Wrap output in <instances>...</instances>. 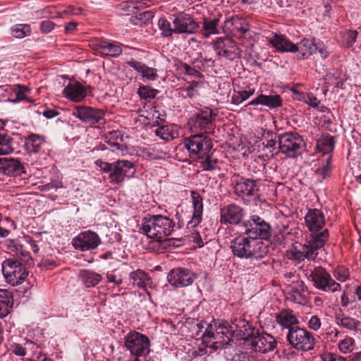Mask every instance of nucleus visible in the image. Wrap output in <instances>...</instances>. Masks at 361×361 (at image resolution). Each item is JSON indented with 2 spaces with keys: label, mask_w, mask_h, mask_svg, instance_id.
<instances>
[{
  "label": "nucleus",
  "mask_w": 361,
  "mask_h": 361,
  "mask_svg": "<svg viewBox=\"0 0 361 361\" xmlns=\"http://www.w3.org/2000/svg\"><path fill=\"white\" fill-rule=\"evenodd\" d=\"M174 226V222L166 216L149 214L142 219L140 229L149 238L161 241L172 233Z\"/></svg>",
  "instance_id": "obj_3"
},
{
  "label": "nucleus",
  "mask_w": 361,
  "mask_h": 361,
  "mask_svg": "<svg viewBox=\"0 0 361 361\" xmlns=\"http://www.w3.org/2000/svg\"><path fill=\"white\" fill-rule=\"evenodd\" d=\"M276 319L277 323L283 328L288 329H293L298 324V319L293 311L289 309L283 310L276 314Z\"/></svg>",
  "instance_id": "obj_32"
},
{
  "label": "nucleus",
  "mask_w": 361,
  "mask_h": 361,
  "mask_svg": "<svg viewBox=\"0 0 361 361\" xmlns=\"http://www.w3.org/2000/svg\"><path fill=\"white\" fill-rule=\"evenodd\" d=\"M120 6L127 15H130V13H135V10H141L148 7L149 4L148 2L143 1H128L123 2Z\"/></svg>",
  "instance_id": "obj_47"
},
{
  "label": "nucleus",
  "mask_w": 361,
  "mask_h": 361,
  "mask_svg": "<svg viewBox=\"0 0 361 361\" xmlns=\"http://www.w3.org/2000/svg\"><path fill=\"white\" fill-rule=\"evenodd\" d=\"M197 276L196 274L188 268L176 267L169 272L167 280L176 288H184L192 285Z\"/></svg>",
  "instance_id": "obj_18"
},
{
  "label": "nucleus",
  "mask_w": 361,
  "mask_h": 361,
  "mask_svg": "<svg viewBox=\"0 0 361 361\" xmlns=\"http://www.w3.org/2000/svg\"><path fill=\"white\" fill-rule=\"evenodd\" d=\"M24 173V166L18 159L0 157V173L18 176Z\"/></svg>",
  "instance_id": "obj_25"
},
{
  "label": "nucleus",
  "mask_w": 361,
  "mask_h": 361,
  "mask_svg": "<svg viewBox=\"0 0 361 361\" xmlns=\"http://www.w3.org/2000/svg\"><path fill=\"white\" fill-rule=\"evenodd\" d=\"M2 273L7 282L13 286L22 283L28 276V271L25 266L13 258L3 262Z\"/></svg>",
  "instance_id": "obj_10"
},
{
  "label": "nucleus",
  "mask_w": 361,
  "mask_h": 361,
  "mask_svg": "<svg viewBox=\"0 0 361 361\" xmlns=\"http://www.w3.org/2000/svg\"><path fill=\"white\" fill-rule=\"evenodd\" d=\"M249 105H263L270 109L277 108L281 106L282 100L281 97L277 94L266 95L261 94L255 99L249 102Z\"/></svg>",
  "instance_id": "obj_31"
},
{
  "label": "nucleus",
  "mask_w": 361,
  "mask_h": 361,
  "mask_svg": "<svg viewBox=\"0 0 361 361\" xmlns=\"http://www.w3.org/2000/svg\"><path fill=\"white\" fill-rule=\"evenodd\" d=\"M324 160L325 161V164H324L322 167L318 168L315 171L317 179L319 182H322L328 177L331 171L330 164L331 161V156L328 155L327 158Z\"/></svg>",
  "instance_id": "obj_51"
},
{
  "label": "nucleus",
  "mask_w": 361,
  "mask_h": 361,
  "mask_svg": "<svg viewBox=\"0 0 361 361\" xmlns=\"http://www.w3.org/2000/svg\"><path fill=\"white\" fill-rule=\"evenodd\" d=\"M129 277L135 287L143 290L146 289L147 283L150 279L149 275L141 269L131 272Z\"/></svg>",
  "instance_id": "obj_39"
},
{
  "label": "nucleus",
  "mask_w": 361,
  "mask_h": 361,
  "mask_svg": "<svg viewBox=\"0 0 361 361\" xmlns=\"http://www.w3.org/2000/svg\"><path fill=\"white\" fill-rule=\"evenodd\" d=\"M11 35L16 38H23L31 34V27L28 24H17L13 25L11 29Z\"/></svg>",
  "instance_id": "obj_50"
},
{
  "label": "nucleus",
  "mask_w": 361,
  "mask_h": 361,
  "mask_svg": "<svg viewBox=\"0 0 361 361\" xmlns=\"http://www.w3.org/2000/svg\"><path fill=\"white\" fill-rule=\"evenodd\" d=\"M255 334L254 328L245 319H235L231 325L225 321L214 320L212 324H207L202 337L204 341L213 339L212 347L216 350L228 345L233 337L243 341L244 345L245 340Z\"/></svg>",
  "instance_id": "obj_1"
},
{
  "label": "nucleus",
  "mask_w": 361,
  "mask_h": 361,
  "mask_svg": "<svg viewBox=\"0 0 361 361\" xmlns=\"http://www.w3.org/2000/svg\"><path fill=\"white\" fill-rule=\"evenodd\" d=\"M157 26L161 37L167 39L173 38L175 30L171 20H169L165 18H161L158 20Z\"/></svg>",
  "instance_id": "obj_42"
},
{
  "label": "nucleus",
  "mask_w": 361,
  "mask_h": 361,
  "mask_svg": "<svg viewBox=\"0 0 361 361\" xmlns=\"http://www.w3.org/2000/svg\"><path fill=\"white\" fill-rule=\"evenodd\" d=\"M214 50L219 56L233 59L240 54L235 42L230 38H218L214 44Z\"/></svg>",
  "instance_id": "obj_22"
},
{
  "label": "nucleus",
  "mask_w": 361,
  "mask_h": 361,
  "mask_svg": "<svg viewBox=\"0 0 361 361\" xmlns=\"http://www.w3.org/2000/svg\"><path fill=\"white\" fill-rule=\"evenodd\" d=\"M286 339L288 344L298 351H310L314 349L315 345L313 334L305 328L297 326L290 329L286 335Z\"/></svg>",
  "instance_id": "obj_8"
},
{
  "label": "nucleus",
  "mask_w": 361,
  "mask_h": 361,
  "mask_svg": "<svg viewBox=\"0 0 361 361\" xmlns=\"http://www.w3.org/2000/svg\"><path fill=\"white\" fill-rule=\"evenodd\" d=\"M261 139L256 140L253 151H257L267 158L273 157L279 152V136L271 130H262Z\"/></svg>",
  "instance_id": "obj_15"
},
{
  "label": "nucleus",
  "mask_w": 361,
  "mask_h": 361,
  "mask_svg": "<svg viewBox=\"0 0 361 361\" xmlns=\"http://www.w3.org/2000/svg\"><path fill=\"white\" fill-rule=\"evenodd\" d=\"M233 190L235 195L245 204L256 203L259 197V186L253 179L240 178L235 183Z\"/></svg>",
  "instance_id": "obj_9"
},
{
  "label": "nucleus",
  "mask_w": 361,
  "mask_h": 361,
  "mask_svg": "<svg viewBox=\"0 0 361 361\" xmlns=\"http://www.w3.org/2000/svg\"><path fill=\"white\" fill-rule=\"evenodd\" d=\"M118 140L123 141V135L119 130L109 131L105 135V142L114 148L113 150L123 151L125 147L121 145Z\"/></svg>",
  "instance_id": "obj_40"
},
{
  "label": "nucleus",
  "mask_w": 361,
  "mask_h": 361,
  "mask_svg": "<svg viewBox=\"0 0 361 361\" xmlns=\"http://www.w3.org/2000/svg\"><path fill=\"white\" fill-rule=\"evenodd\" d=\"M323 361H346V360L334 353H324L321 356Z\"/></svg>",
  "instance_id": "obj_63"
},
{
  "label": "nucleus",
  "mask_w": 361,
  "mask_h": 361,
  "mask_svg": "<svg viewBox=\"0 0 361 361\" xmlns=\"http://www.w3.org/2000/svg\"><path fill=\"white\" fill-rule=\"evenodd\" d=\"M44 144V140L38 135H30L25 142L26 149L29 152L38 153L42 146Z\"/></svg>",
  "instance_id": "obj_43"
},
{
  "label": "nucleus",
  "mask_w": 361,
  "mask_h": 361,
  "mask_svg": "<svg viewBox=\"0 0 361 361\" xmlns=\"http://www.w3.org/2000/svg\"><path fill=\"white\" fill-rule=\"evenodd\" d=\"M226 26L231 34L238 39L243 38L249 30L247 22L238 16L233 17L228 20Z\"/></svg>",
  "instance_id": "obj_28"
},
{
  "label": "nucleus",
  "mask_w": 361,
  "mask_h": 361,
  "mask_svg": "<svg viewBox=\"0 0 361 361\" xmlns=\"http://www.w3.org/2000/svg\"><path fill=\"white\" fill-rule=\"evenodd\" d=\"M304 101L313 108L317 107L320 104V101L311 92L307 94Z\"/></svg>",
  "instance_id": "obj_59"
},
{
  "label": "nucleus",
  "mask_w": 361,
  "mask_h": 361,
  "mask_svg": "<svg viewBox=\"0 0 361 361\" xmlns=\"http://www.w3.org/2000/svg\"><path fill=\"white\" fill-rule=\"evenodd\" d=\"M355 295H356V298H355V305H354V308L358 310L360 313H361V285L355 288Z\"/></svg>",
  "instance_id": "obj_64"
},
{
  "label": "nucleus",
  "mask_w": 361,
  "mask_h": 361,
  "mask_svg": "<svg viewBox=\"0 0 361 361\" xmlns=\"http://www.w3.org/2000/svg\"><path fill=\"white\" fill-rule=\"evenodd\" d=\"M245 233L256 240H267L271 236V227L263 219L252 215L245 224Z\"/></svg>",
  "instance_id": "obj_16"
},
{
  "label": "nucleus",
  "mask_w": 361,
  "mask_h": 361,
  "mask_svg": "<svg viewBox=\"0 0 361 361\" xmlns=\"http://www.w3.org/2000/svg\"><path fill=\"white\" fill-rule=\"evenodd\" d=\"M101 243L99 235L90 231L80 233L74 238L72 244L75 249L89 250L96 248Z\"/></svg>",
  "instance_id": "obj_21"
},
{
  "label": "nucleus",
  "mask_w": 361,
  "mask_h": 361,
  "mask_svg": "<svg viewBox=\"0 0 361 361\" xmlns=\"http://www.w3.org/2000/svg\"><path fill=\"white\" fill-rule=\"evenodd\" d=\"M54 27V23L50 20H43L40 23V30L42 33H49L50 32Z\"/></svg>",
  "instance_id": "obj_62"
},
{
  "label": "nucleus",
  "mask_w": 361,
  "mask_h": 361,
  "mask_svg": "<svg viewBox=\"0 0 361 361\" xmlns=\"http://www.w3.org/2000/svg\"><path fill=\"white\" fill-rule=\"evenodd\" d=\"M127 64L140 73L142 76L147 80H155L158 78V74L156 69L148 67L139 61L131 60L128 61Z\"/></svg>",
  "instance_id": "obj_35"
},
{
  "label": "nucleus",
  "mask_w": 361,
  "mask_h": 361,
  "mask_svg": "<svg viewBox=\"0 0 361 361\" xmlns=\"http://www.w3.org/2000/svg\"><path fill=\"white\" fill-rule=\"evenodd\" d=\"M14 133L8 130L0 131V155L8 154L14 150L16 142Z\"/></svg>",
  "instance_id": "obj_34"
},
{
  "label": "nucleus",
  "mask_w": 361,
  "mask_h": 361,
  "mask_svg": "<svg viewBox=\"0 0 361 361\" xmlns=\"http://www.w3.org/2000/svg\"><path fill=\"white\" fill-rule=\"evenodd\" d=\"M157 92L158 91L157 90L150 88L147 86H142L137 90L139 96L144 99H154Z\"/></svg>",
  "instance_id": "obj_55"
},
{
  "label": "nucleus",
  "mask_w": 361,
  "mask_h": 361,
  "mask_svg": "<svg viewBox=\"0 0 361 361\" xmlns=\"http://www.w3.org/2000/svg\"><path fill=\"white\" fill-rule=\"evenodd\" d=\"M191 203L192 207V216L188 222V228H193L197 226L202 219L203 201L201 195L195 191H192Z\"/></svg>",
  "instance_id": "obj_26"
},
{
  "label": "nucleus",
  "mask_w": 361,
  "mask_h": 361,
  "mask_svg": "<svg viewBox=\"0 0 361 361\" xmlns=\"http://www.w3.org/2000/svg\"><path fill=\"white\" fill-rule=\"evenodd\" d=\"M202 86V83L198 81H192L188 85L180 89L181 94L185 97L190 99L196 98L200 92V89Z\"/></svg>",
  "instance_id": "obj_46"
},
{
  "label": "nucleus",
  "mask_w": 361,
  "mask_h": 361,
  "mask_svg": "<svg viewBox=\"0 0 361 361\" xmlns=\"http://www.w3.org/2000/svg\"><path fill=\"white\" fill-rule=\"evenodd\" d=\"M13 303V296L8 290L0 289V318L8 314Z\"/></svg>",
  "instance_id": "obj_36"
},
{
  "label": "nucleus",
  "mask_w": 361,
  "mask_h": 361,
  "mask_svg": "<svg viewBox=\"0 0 361 361\" xmlns=\"http://www.w3.org/2000/svg\"><path fill=\"white\" fill-rule=\"evenodd\" d=\"M145 118L153 123L158 124L159 121L165 119L166 115L162 109L157 106H149L146 110Z\"/></svg>",
  "instance_id": "obj_45"
},
{
  "label": "nucleus",
  "mask_w": 361,
  "mask_h": 361,
  "mask_svg": "<svg viewBox=\"0 0 361 361\" xmlns=\"http://www.w3.org/2000/svg\"><path fill=\"white\" fill-rule=\"evenodd\" d=\"M11 349L12 353L18 356L23 357L27 353L26 348L19 343L12 344Z\"/></svg>",
  "instance_id": "obj_60"
},
{
  "label": "nucleus",
  "mask_w": 361,
  "mask_h": 361,
  "mask_svg": "<svg viewBox=\"0 0 361 361\" xmlns=\"http://www.w3.org/2000/svg\"><path fill=\"white\" fill-rule=\"evenodd\" d=\"M135 172L136 169L133 162L128 160H118L113 162L109 180L111 184L120 185L126 180L133 177Z\"/></svg>",
  "instance_id": "obj_14"
},
{
  "label": "nucleus",
  "mask_w": 361,
  "mask_h": 361,
  "mask_svg": "<svg viewBox=\"0 0 361 361\" xmlns=\"http://www.w3.org/2000/svg\"><path fill=\"white\" fill-rule=\"evenodd\" d=\"M307 324L309 329L317 331L322 326V321L318 316L312 315L307 320Z\"/></svg>",
  "instance_id": "obj_57"
},
{
  "label": "nucleus",
  "mask_w": 361,
  "mask_h": 361,
  "mask_svg": "<svg viewBox=\"0 0 361 361\" xmlns=\"http://www.w3.org/2000/svg\"><path fill=\"white\" fill-rule=\"evenodd\" d=\"M269 42L279 52L295 53L299 51L298 45L291 42L285 35L273 34Z\"/></svg>",
  "instance_id": "obj_27"
},
{
  "label": "nucleus",
  "mask_w": 361,
  "mask_h": 361,
  "mask_svg": "<svg viewBox=\"0 0 361 361\" xmlns=\"http://www.w3.org/2000/svg\"><path fill=\"white\" fill-rule=\"evenodd\" d=\"M279 152L287 158H296L302 154L305 147L303 138L297 133H285L278 137Z\"/></svg>",
  "instance_id": "obj_6"
},
{
  "label": "nucleus",
  "mask_w": 361,
  "mask_h": 361,
  "mask_svg": "<svg viewBox=\"0 0 361 361\" xmlns=\"http://www.w3.org/2000/svg\"><path fill=\"white\" fill-rule=\"evenodd\" d=\"M27 242L30 244V247L33 252L37 253L39 247H43L44 242L41 238V233H38L35 238L28 237Z\"/></svg>",
  "instance_id": "obj_54"
},
{
  "label": "nucleus",
  "mask_w": 361,
  "mask_h": 361,
  "mask_svg": "<svg viewBox=\"0 0 361 361\" xmlns=\"http://www.w3.org/2000/svg\"><path fill=\"white\" fill-rule=\"evenodd\" d=\"M184 147L191 159H204L212 148V140L203 133L190 135L184 140Z\"/></svg>",
  "instance_id": "obj_7"
},
{
  "label": "nucleus",
  "mask_w": 361,
  "mask_h": 361,
  "mask_svg": "<svg viewBox=\"0 0 361 361\" xmlns=\"http://www.w3.org/2000/svg\"><path fill=\"white\" fill-rule=\"evenodd\" d=\"M329 238L328 229L322 231L310 238L308 243L302 246L300 250H294L289 254V258L298 261H302L304 259L307 260H314L321 250Z\"/></svg>",
  "instance_id": "obj_5"
},
{
  "label": "nucleus",
  "mask_w": 361,
  "mask_h": 361,
  "mask_svg": "<svg viewBox=\"0 0 361 361\" xmlns=\"http://www.w3.org/2000/svg\"><path fill=\"white\" fill-rule=\"evenodd\" d=\"M216 116L215 111L209 107H204L199 113L189 119L188 125L194 133L204 131L207 133L212 130Z\"/></svg>",
  "instance_id": "obj_12"
},
{
  "label": "nucleus",
  "mask_w": 361,
  "mask_h": 361,
  "mask_svg": "<svg viewBox=\"0 0 361 361\" xmlns=\"http://www.w3.org/2000/svg\"><path fill=\"white\" fill-rule=\"evenodd\" d=\"M244 215V210L240 206L230 204L221 209V222L224 224H238Z\"/></svg>",
  "instance_id": "obj_23"
},
{
  "label": "nucleus",
  "mask_w": 361,
  "mask_h": 361,
  "mask_svg": "<svg viewBox=\"0 0 361 361\" xmlns=\"http://www.w3.org/2000/svg\"><path fill=\"white\" fill-rule=\"evenodd\" d=\"M357 37V32L356 31L348 30L345 32L343 35L342 43L345 47H350L355 42Z\"/></svg>",
  "instance_id": "obj_56"
},
{
  "label": "nucleus",
  "mask_w": 361,
  "mask_h": 361,
  "mask_svg": "<svg viewBox=\"0 0 361 361\" xmlns=\"http://www.w3.org/2000/svg\"><path fill=\"white\" fill-rule=\"evenodd\" d=\"M125 346L136 357L146 356L149 353V339L137 331H130L124 338Z\"/></svg>",
  "instance_id": "obj_11"
},
{
  "label": "nucleus",
  "mask_w": 361,
  "mask_h": 361,
  "mask_svg": "<svg viewBox=\"0 0 361 361\" xmlns=\"http://www.w3.org/2000/svg\"><path fill=\"white\" fill-rule=\"evenodd\" d=\"M233 255L241 259H260L269 252L268 246L262 240H256L243 233L231 243Z\"/></svg>",
  "instance_id": "obj_2"
},
{
  "label": "nucleus",
  "mask_w": 361,
  "mask_h": 361,
  "mask_svg": "<svg viewBox=\"0 0 361 361\" xmlns=\"http://www.w3.org/2000/svg\"><path fill=\"white\" fill-rule=\"evenodd\" d=\"M317 42L314 39H303L298 46L299 51H301L302 58H307L316 52L315 47Z\"/></svg>",
  "instance_id": "obj_48"
},
{
  "label": "nucleus",
  "mask_w": 361,
  "mask_h": 361,
  "mask_svg": "<svg viewBox=\"0 0 361 361\" xmlns=\"http://www.w3.org/2000/svg\"><path fill=\"white\" fill-rule=\"evenodd\" d=\"M95 164L97 166L100 168V169L102 171L105 173H109V174L111 173L113 167V162L109 163L106 161H103L102 160H97L95 161Z\"/></svg>",
  "instance_id": "obj_61"
},
{
  "label": "nucleus",
  "mask_w": 361,
  "mask_h": 361,
  "mask_svg": "<svg viewBox=\"0 0 361 361\" xmlns=\"http://www.w3.org/2000/svg\"><path fill=\"white\" fill-rule=\"evenodd\" d=\"M276 345L275 338L270 334H255L245 340L244 348L255 353H267L272 351Z\"/></svg>",
  "instance_id": "obj_13"
},
{
  "label": "nucleus",
  "mask_w": 361,
  "mask_h": 361,
  "mask_svg": "<svg viewBox=\"0 0 361 361\" xmlns=\"http://www.w3.org/2000/svg\"><path fill=\"white\" fill-rule=\"evenodd\" d=\"M316 141V149L317 151L322 152L324 159H326L328 155L331 156V153L335 146L334 137L329 135H322Z\"/></svg>",
  "instance_id": "obj_33"
},
{
  "label": "nucleus",
  "mask_w": 361,
  "mask_h": 361,
  "mask_svg": "<svg viewBox=\"0 0 361 361\" xmlns=\"http://www.w3.org/2000/svg\"><path fill=\"white\" fill-rule=\"evenodd\" d=\"M71 111L73 116L90 125L99 123L104 116V112L102 109L80 105L73 106Z\"/></svg>",
  "instance_id": "obj_19"
},
{
  "label": "nucleus",
  "mask_w": 361,
  "mask_h": 361,
  "mask_svg": "<svg viewBox=\"0 0 361 361\" xmlns=\"http://www.w3.org/2000/svg\"><path fill=\"white\" fill-rule=\"evenodd\" d=\"M219 22V20L216 17L204 18L202 22V35H204V37L207 38L211 35H215L219 32L217 28Z\"/></svg>",
  "instance_id": "obj_41"
},
{
  "label": "nucleus",
  "mask_w": 361,
  "mask_h": 361,
  "mask_svg": "<svg viewBox=\"0 0 361 361\" xmlns=\"http://www.w3.org/2000/svg\"><path fill=\"white\" fill-rule=\"evenodd\" d=\"M355 347V340L349 336H346L341 340L338 344V348L341 353L347 354L351 353Z\"/></svg>",
  "instance_id": "obj_52"
},
{
  "label": "nucleus",
  "mask_w": 361,
  "mask_h": 361,
  "mask_svg": "<svg viewBox=\"0 0 361 361\" xmlns=\"http://www.w3.org/2000/svg\"><path fill=\"white\" fill-rule=\"evenodd\" d=\"M202 161V167L205 171H212L216 168V160L213 159L209 154L204 157Z\"/></svg>",
  "instance_id": "obj_58"
},
{
  "label": "nucleus",
  "mask_w": 361,
  "mask_h": 361,
  "mask_svg": "<svg viewBox=\"0 0 361 361\" xmlns=\"http://www.w3.org/2000/svg\"><path fill=\"white\" fill-rule=\"evenodd\" d=\"M335 322L340 327L348 331L353 332L361 331V322L345 314L343 312L336 315Z\"/></svg>",
  "instance_id": "obj_30"
},
{
  "label": "nucleus",
  "mask_w": 361,
  "mask_h": 361,
  "mask_svg": "<svg viewBox=\"0 0 361 361\" xmlns=\"http://www.w3.org/2000/svg\"><path fill=\"white\" fill-rule=\"evenodd\" d=\"M106 283L111 286L113 289L121 290L120 286L123 283V276L115 271H107L105 275Z\"/></svg>",
  "instance_id": "obj_49"
},
{
  "label": "nucleus",
  "mask_w": 361,
  "mask_h": 361,
  "mask_svg": "<svg viewBox=\"0 0 361 361\" xmlns=\"http://www.w3.org/2000/svg\"><path fill=\"white\" fill-rule=\"evenodd\" d=\"M307 290V287L305 283L298 279L296 281L288 283L287 287V298L297 304H303L306 302V297L304 295Z\"/></svg>",
  "instance_id": "obj_24"
},
{
  "label": "nucleus",
  "mask_w": 361,
  "mask_h": 361,
  "mask_svg": "<svg viewBox=\"0 0 361 361\" xmlns=\"http://www.w3.org/2000/svg\"><path fill=\"white\" fill-rule=\"evenodd\" d=\"M16 255L20 259L21 261L25 262L27 264H30L32 262V259L30 256V252L24 249L22 245H15Z\"/></svg>",
  "instance_id": "obj_53"
},
{
  "label": "nucleus",
  "mask_w": 361,
  "mask_h": 361,
  "mask_svg": "<svg viewBox=\"0 0 361 361\" xmlns=\"http://www.w3.org/2000/svg\"><path fill=\"white\" fill-rule=\"evenodd\" d=\"M171 23L174 27L175 35H192L197 31L199 25L190 15L180 12L172 15Z\"/></svg>",
  "instance_id": "obj_17"
},
{
  "label": "nucleus",
  "mask_w": 361,
  "mask_h": 361,
  "mask_svg": "<svg viewBox=\"0 0 361 361\" xmlns=\"http://www.w3.org/2000/svg\"><path fill=\"white\" fill-rule=\"evenodd\" d=\"M79 276L86 287H94L102 279V275L90 270H80Z\"/></svg>",
  "instance_id": "obj_38"
},
{
  "label": "nucleus",
  "mask_w": 361,
  "mask_h": 361,
  "mask_svg": "<svg viewBox=\"0 0 361 361\" xmlns=\"http://www.w3.org/2000/svg\"><path fill=\"white\" fill-rule=\"evenodd\" d=\"M88 88L79 82H69V99L75 102L82 101L87 94Z\"/></svg>",
  "instance_id": "obj_37"
},
{
  "label": "nucleus",
  "mask_w": 361,
  "mask_h": 361,
  "mask_svg": "<svg viewBox=\"0 0 361 361\" xmlns=\"http://www.w3.org/2000/svg\"><path fill=\"white\" fill-rule=\"evenodd\" d=\"M154 133L157 136L164 140H170L176 138L178 133L175 127L170 125H165L158 127Z\"/></svg>",
  "instance_id": "obj_44"
},
{
  "label": "nucleus",
  "mask_w": 361,
  "mask_h": 361,
  "mask_svg": "<svg viewBox=\"0 0 361 361\" xmlns=\"http://www.w3.org/2000/svg\"><path fill=\"white\" fill-rule=\"evenodd\" d=\"M94 46L98 52L111 57H117L123 51L121 44L116 42L99 41Z\"/></svg>",
  "instance_id": "obj_29"
},
{
  "label": "nucleus",
  "mask_w": 361,
  "mask_h": 361,
  "mask_svg": "<svg viewBox=\"0 0 361 361\" xmlns=\"http://www.w3.org/2000/svg\"><path fill=\"white\" fill-rule=\"evenodd\" d=\"M305 275L313 286L324 292L335 293L341 290V285L336 282L329 273L321 266L307 267Z\"/></svg>",
  "instance_id": "obj_4"
},
{
  "label": "nucleus",
  "mask_w": 361,
  "mask_h": 361,
  "mask_svg": "<svg viewBox=\"0 0 361 361\" xmlns=\"http://www.w3.org/2000/svg\"><path fill=\"white\" fill-rule=\"evenodd\" d=\"M305 224L308 231L312 233L311 238L324 231L325 225V216L318 209H309L305 216ZM326 228H324L325 230Z\"/></svg>",
  "instance_id": "obj_20"
}]
</instances>
